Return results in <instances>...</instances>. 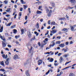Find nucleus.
Instances as JSON below:
<instances>
[{
    "instance_id": "nucleus-1",
    "label": "nucleus",
    "mask_w": 76,
    "mask_h": 76,
    "mask_svg": "<svg viewBox=\"0 0 76 76\" xmlns=\"http://www.w3.org/2000/svg\"><path fill=\"white\" fill-rule=\"evenodd\" d=\"M9 59H10V58H8L6 59V61L5 62L6 65H9Z\"/></svg>"
},
{
    "instance_id": "nucleus-2",
    "label": "nucleus",
    "mask_w": 76,
    "mask_h": 76,
    "mask_svg": "<svg viewBox=\"0 0 76 76\" xmlns=\"http://www.w3.org/2000/svg\"><path fill=\"white\" fill-rule=\"evenodd\" d=\"M38 65L39 66V65H41L42 63V60H39L38 61Z\"/></svg>"
},
{
    "instance_id": "nucleus-3",
    "label": "nucleus",
    "mask_w": 76,
    "mask_h": 76,
    "mask_svg": "<svg viewBox=\"0 0 76 76\" xmlns=\"http://www.w3.org/2000/svg\"><path fill=\"white\" fill-rule=\"evenodd\" d=\"M48 60V61H49L50 62H53V61H54V59L51 58H50V57H48L47 59Z\"/></svg>"
},
{
    "instance_id": "nucleus-4",
    "label": "nucleus",
    "mask_w": 76,
    "mask_h": 76,
    "mask_svg": "<svg viewBox=\"0 0 76 76\" xmlns=\"http://www.w3.org/2000/svg\"><path fill=\"white\" fill-rule=\"evenodd\" d=\"M56 32H57V30L56 29H53L52 31H50V33L52 34H55Z\"/></svg>"
},
{
    "instance_id": "nucleus-5",
    "label": "nucleus",
    "mask_w": 76,
    "mask_h": 76,
    "mask_svg": "<svg viewBox=\"0 0 76 76\" xmlns=\"http://www.w3.org/2000/svg\"><path fill=\"white\" fill-rule=\"evenodd\" d=\"M12 22H10L8 24H7V23H5V25H6V26H10V25L12 24Z\"/></svg>"
},
{
    "instance_id": "nucleus-6",
    "label": "nucleus",
    "mask_w": 76,
    "mask_h": 76,
    "mask_svg": "<svg viewBox=\"0 0 76 76\" xmlns=\"http://www.w3.org/2000/svg\"><path fill=\"white\" fill-rule=\"evenodd\" d=\"M26 75L27 76H30L29 73V71L27 70L26 72Z\"/></svg>"
},
{
    "instance_id": "nucleus-7",
    "label": "nucleus",
    "mask_w": 76,
    "mask_h": 76,
    "mask_svg": "<svg viewBox=\"0 0 76 76\" xmlns=\"http://www.w3.org/2000/svg\"><path fill=\"white\" fill-rule=\"evenodd\" d=\"M2 57H3V58L6 59V58H7V55H6V56H5V54H3L2 55Z\"/></svg>"
},
{
    "instance_id": "nucleus-8",
    "label": "nucleus",
    "mask_w": 76,
    "mask_h": 76,
    "mask_svg": "<svg viewBox=\"0 0 76 76\" xmlns=\"http://www.w3.org/2000/svg\"><path fill=\"white\" fill-rule=\"evenodd\" d=\"M31 32L30 31L28 32V35L29 38H31Z\"/></svg>"
},
{
    "instance_id": "nucleus-9",
    "label": "nucleus",
    "mask_w": 76,
    "mask_h": 76,
    "mask_svg": "<svg viewBox=\"0 0 76 76\" xmlns=\"http://www.w3.org/2000/svg\"><path fill=\"white\" fill-rule=\"evenodd\" d=\"M66 31V32H68V29L67 28H64L62 29V31Z\"/></svg>"
},
{
    "instance_id": "nucleus-10",
    "label": "nucleus",
    "mask_w": 76,
    "mask_h": 76,
    "mask_svg": "<svg viewBox=\"0 0 76 76\" xmlns=\"http://www.w3.org/2000/svg\"><path fill=\"white\" fill-rule=\"evenodd\" d=\"M50 4H51V5H52V7H55V4L54 3V2L53 1L51 2Z\"/></svg>"
},
{
    "instance_id": "nucleus-11",
    "label": "nucleus",
    "mask_w": 76,
    "mask_h": 76,
    "mask_svg": "<svg viewBox=\"0 0 76 76\" xmlns=\"http://www.w3.org/2000/svg\"><path fill=\"white\" fill-rule=\"evenodd\" d=\"M53 42L52 45L51 44H50V45L49 46V48H51V46L52 47H54V46L55 45V42Z\"/></svg>"
},
{
    "instance_id": "nucleus-12",
    "label": "nucleus",
    "mask_w": 76,
    "mask_h": 76,
    "mask_svg": "<svg viewBox=\"0 0 76 76\" xmlns=\"http://www.w3.org/2000/svg\"><path fill=\"white\" fill-rule=\"evenodd\" d=\"M69 1L72 3H76V1L75 0H70Z\"/></svg>"
},
{
    "instance_id": "nucleus-13",
    "label": "nucleus",
    "mask_w": 76,
    "mask_h": 76,
    "mask_svg": "<svg viewBox=\"0 0 76 76\" xmlns=\"http://www.w3.org/2000/svg\"><path fill=\"white\" fill-rule=\"evenodd\" d=\"M18 56L17 55H16L14 56L13 57L14 59H15V60H16V59H18Z\"/></svg>"
},
{
    "instance_id": "nucleus-14",
    "label": "nucleus",
    "mask_w": 76,
    "mask_h": 76,
    "mask_svg": "<svg viewBox=\"0 0 76 76\" xmlns=\"http://www.w3.org/2000/svg\"><path fill=\"white\" fill-rule=\"evenodd\" d=\"M2 44L3 47H5L6 46V43H4V42H2Z\"/></svg>"
},
{
    "instance_id": "nucleus-15",
    "label": "nucleus",
    "mask_w": 76,
    "mask_h": 76,
    "mask_svg": "<svg viewBox=\"0 0 76 76\" xmlns=\"http://www.w3.org/2000/svg\"><path fill=\"white\" fill-rule=\"evenodd\" d=\"M63 60H64V59H63V57H60V59H59L60 63H61V62H62V61H63Z\"/></svg>"
},
{
    "instance_id": "nucleus-16",
    "label": "nucleus",
    "mask_w": 76,
    "mask_h": 76,
    "mask_svg": "<svg viewBox=\"0 0 76 76\" xmlns=\"http://www.w3.org/2000/svg\"><path fill=\"white\" fill-rule=\"evenodd\" d=\"M71 29L72 31H75V28H74V27H73V26H71Z\"/></svg>"
},
{
    "instance_id": "nucleus-17",
    "label": "nucleus",
    "mask_w": 76,
    "mask_h": 76,
    "mask_svg": "<svg viewBox=\"0 0 76 76\" xmlns=\"http://www.w3.org/2000/svg\"><path fill=\"white\" fill-rule=\"evenodd\" d=\"M27 48H28L29 49V52L30 53H31V51L32 50V49H33V48L32 47H31V49H29V47H28Z\"/></svg>"
},
{
    "instance_id": "nucleus-18",
    "label": "nucleus",
    "mask_w": 76,
    "mask_h": 76,
    "mask_svg": "<svg viewBox=\"0 0 76 76\" xmlns=\"http://www.w3.org/2000/svg\"><path fill=\"white\" fill-rule=\"evenodd\" d=\"M36 13H37V14H41V13H42V12L37 10V11Z\"/></svg>"
},
{
    "instance_id": "nucleus-19",
    "label": "nucleus",
    "mask_w": 76,
    "mask_h": 76,
    "mask_svg": "<svg viewBox=\"0 0 76 76\" xmlns=\"http://www.w3.org/2000/svg\"><path fill=\"white\" fill-rule=\"evenodd\" d=\"M69 76H76L73 73H71L69 74Z\"/></svg>"
},
{
    "instance_id": "nucleus-20",
    "label": "nucleus",
    "mask_w": 76,
    "mask_h": 76,
    "mask_svg": "<svg viewBox=\"0 0 76 76\" xmlns=\"http://www.w3.org/2000/svg\"><path fill=\"white\" fill-rule=\"evenodd\" d=\"M36 28H39V23H37L36 24Z\"/></svg>"
},
{
    "instance_id": "nucleus-21",
    "label": "nucleus",
    "mask_w": 76,
    "mask_h": 76,
    "mask_svg": "<svg viewBox=\"0 0 76 76\" xmlns=\"http://www.w3.org/2000/svg\"><path fill=\"white\" fill-rule=\"evenodd\" d=\"M21 34L23 35L24 33V29L23 28H22L21 30Z\"/></svg>"
},
{
    "instance_id": "nucleus-22",
    "label": "nucleus",
    "mask_w": 76,
    "mask_h": 76,
    "mask_svg": "<svg viewBox=\"0 0 76 76\" xmlns=\"http://www.w3.org/2000/svg\"><path fill=\"white\" fill-rule=\"evenodd\" d=\"M59 47H62V48H63V47H64V44H61L60 45Z\"/></svg>"
},
{
    "instance_id": "nucleus-23",
    "label": "nucleus",
    "mask_w": 76,
    "mask_h": 76,
    "mask_svg": "<svg viewBox=\"0 0 76 76\" xmlns=\"http://www.w3.org/2000/svg\"><path fill=\"white\" fill-rule=\"evenodd\" d=\"M3 27L2 26L0 29V32H3Z\"/></svg>"
},
{
    "instance_id": "nucleus-24",
    "label": "nucleus",
    "mask_w": 76,
    "mask_h": 76,
    "mask_svg": "<svg viewBox=\"0 0 76 76\" xmlns=\"http://www.w3.org/2000/svg\"><path fill=\"white\" fill-rule=\"evenodd\" d=\"M74 8V7H70L69 6L67 7L66 10H68V9H73Z\"/></svg>"
},
{
    "instance_id": "nucleus-25",
    "label": "nucleus",
    "mask_w": 76,
    "mask_h": 76,
    "mask_svg": "<svg viewBox=\"0 0 76 76\" xmlns=\"http://www.w3.org/2000/svg\"><path fill=\"white\" fill-rule=\"evenodd\" d=\"M1 64L2 66L4 67V62L3 61H2V62H1Z\"/></svg>"
},
{
    "instance_id": "nucleus-26",
    "label": "nucleus",
    "mask_w": 76,
    "mask_h": 76,
    "mask_svg": "<svg viewBox=\"0 0 76 76\" xmlns=\"http://www.w3.org/2000/svg\"><path fill=\"white\" fill-rule=\"evenodd\" d=\"M55 24H56V22H55V21H53L51 22V25H55Z\"/></svg>"
},
{
    "instance_id": "nucleus-27",
    "label": "nucleus",
    "mask_w": 76,
    "mask_h": 76,
    "mask_svg": "<svg viewBox=\"0 0 76 76\" xmlns=\"http://www.w3.org/2000/svg\"><path fill=\"white\" fill-rule=\"evenodd\" d=\"M1 39L3 40L4 41H6V39L3 38V36H1Z\"/></svg>"
},
{
    "instance_id": "nucleus-28",
    "label": "nucleus",
    "mask_w": 76,
    "mask_h": 76,
    "mask_svg": "<svg viewBox=\"0 0 76 76\" xmlns=\"http://www.w3.org/2000/svg\"><path fill=\"white\" fill-rule=\"evenodd\" d=\"M20 1V2H21L22 4H25V3H26V2H25V1H23V0H21Z\"/></svg>"
},
{
    "instance_id": "nucleus-29",
    "label": "nucleus",
    "mask_w": 76,
    "mask_h": 76,
    "mask_svg": "<svg viewBox=\"0 0 76 76\" xmlns=\"http://www.w3.org/2000/svg\"><path fill=\"white\" fill-rule=\"evenodd\" d=\"M34 34H36V36L37 37V36H38V35H39V33H37V31H35L34 32Z\"/></svg>"
},
{
    "instance_id": "nucleus-30",
    "label": "nucleus",
    "mask_w": 76,
    "mask_h": 76,
    "mask_svg": "<svg viewBox=\"0 0 76 76\" xmlns=\"http://www.w3.org/2000/svg\"><path fill=\"white\" fill-rule=\"evenodd\" d=\"M69 53H67L66 54H65L64 55V57H65L66 58V57H67V56H69Z\"/></svg>"
},
{
    "instance_id": "nucleus-31",
    "label": "nucleus",
    "mask_w": 76,
    "mask_h": 76,
    "mask_svg": "<svg viewBox=\"0 0 76 76\" xmlns=\"http://www.w3.org/2000/svg\"><path fill=\"white\" fill-rule=\"evenodd\" d=\"M4 3H5V4H7L8 3V1H4Z\"/></svg>"
},
{
    "instance_id": "nucleus-32",
    "label": "nucleus",
    "mask_w": 76,
    "mask_h": 76,
    "mask_svg": "<svg viewBox=\"0 0 76 76\" xmlns=\"http://www.w3.org/2000/svg\"><path fill=\"white\" fill-rule=\"evenodd\" d=\"M0 71H1V72H6V70H4V69H0Z\"/></svg>"
},
{
    "instance_id": "nucleus-33",
    "label": "nucleus",
    "mask_w": 76,
    "mask_h": 76,
    "mask_svg": "<svg viewBox=\"0 0 76 76\" xmlns=\"http://www.w3.org/2000/svg\"><path fill=\"white\" fill-rule=\"evenodd\" d=\"M14 34H16L17 32V30L15 29L13 30Z\"/></svg>"
},
{
    "instance_id": "nucleus-34",
    "label": "nucleus",
    "mask_w": 76,
    "mask_h": 76,
    "mask_svg": "<svg viewBox=\"0 0 76 76\" xmlns=\"http://www.w3.org/2000/svg\"><path fill=\"white\" fill-rule=\"evenodd\" d=\"M15 26H16V25H14L13 26H11V29H13L14 28H15Z\"/></svg>"
},
{
    "instance_id": "nucleus-35",
    "label": "nucleus",
    "mask_w": 76,
    "mask_h": 76,
    "mask_svg": "<svg viewBox=\"0 0 76 76\" xmlns=\"http://www.w3.org/2000/svg\"><path fill=\"white\" fill-rule=\"evenodd\" d=\"M10 8H8L7 9V10H6V12H10Z\"/></svg>"
},
{
    "instance_id": "nucleus-36",
    "label": "nucleus",
    "mask_w": 76,
    "mask_h": 76,
    "mask_svg": "<svg viewBox=\"0 0 76 76\" xmlns=\"http://www.w3.org/2000/svg\"><path fill=\"white\" fill-rule=\"evenodd\" d=\"M62 20H64V21H65V20H66V18H65V17H63L62 18Z\"/></svg>"
},
{
    "instance_id": "nucleus-37",
    "label": "nucleus",
    "mask_w": 76,
    "mask_h": 76,
    "mask_svg": "<svg viewBox=\"0 0 76 76\" xmlns=\"http://www.w3.org/2000/svg\"><path fill=\"white\" fill-rule=\"evenodd\" d=\"M60 41H58L56 42V44H60Z\"/></svg>"
},
{
    "instance_id": "nucleus-38",
    "label": "nucleus",
    "mask_w": 76,
    "mask_h": 76,
    "mask_svg": "<svg viewBox=\"0 0 76 76\" xmlns=\"http://www.w3.org/2000/svg\"><path fill=\"white\" fill-rule=\"evenodd\" d=\"M46 10L48 13L49 12V10H48L47 7H46Z\"/></svg>"
},
{
    "instance_id": "nucleus-39",
    "label": "nucleus",
    "mask_w": 76,
    "mask_h": 76,
    "mask_svg": "<svg viewBox=\"0 0 76 76\" xmlns=\"http://www.w3.org/2000/svg\"><path fill=\"white\" fill-rule=\"evenodd\" d=\"M70 62H71V61H70L69 62H66V63L65 64V65H67V64H69V63H70Z\"/></svg>"
},
{
    "instance_id": "nucleus-40",
    "label": "nucleus",
    "mask_w": 76,
    "mask_h": 76,
    "mask_svg": "<svg viewBox=\"0 0 76 76\" xmlns=\"http://www.w3.org/2000/svg\"><path fill=\"white\" fill-rule=\"evenodd\" d=\"M48 33H49V31H47V33L45 34V36H46L47 35H48Z\"/></svg>"
},
{
    "instance_id": "nucleus-41",
    "label": "nucleus",
    "mask_w": 76,
    "mask_h": 76,
    "mask_svg": "<svg viewBox=\"0 0 76 76\" xmlns=\"http://www.w3.org/2000/svg\"><path fill=\"white\" fill-rule=\"evenodd\" d=\"M50 70H48V71L46 73L45 75H48V73H50Z\"/></svg>"
},
{
    "instance_id": "nucleus-42",
    "label": "nucleus",
    "mask_w": 76,
    "mask_h": 76,
    "mask_svg": "<svg viewBox=\"0 0 76 76\" xmlns=\"http://www.w3.org/2000/svg\"><path fill=\"white\" fill-rule=\"evenodd\" d=\"M58 64H58V63H55L54 64V65L55 66H58Z\"/></svg>"
},
{
    "instance_id": "nucleus-43",
    "label": "nucleus",
    "mask_w": 76,
    "mask_h": 76,
    "mask_svg": "<svg viewBox=\"0 0 76 76\" xmlns=\"http://www.w3.org/2000/svg\"><path fill=\"white\" fill-rule=\"evenodd\" d=\"M23 7H24V9L25 10L26 9V8H27V6H26V5H24Z\"/></svg>"
},
{
    "instance_id": "nucleus-44",
    "label": "nucleus",
    "mask_w": 76,
    "mask_h": 76,
    "mask_svg": "<svg viewBox=\"0 0 76 76\" xmlns=\"http://www.w3.org/2000/svg\"><path fill=\"white\" fill-rule=\"evenodd\" d=\"M48 16L49 17H50L51 16V13L50 12H49L48 15Z\"/></svg>"
},
{
    "instance_id": "nucleus-45",
    "label": "nucleus",
    "mask_w": 76,
    "mask_h": 76,
    "mask_svg": "<svg viewBox=\"0 0 76 76\" xmlns=\"http://www.w3.org/2000/svg\"><path fill=\"white\" fill-rule=\"evenodd\" d=\"M28 11L29 13H31V9H30V8H28Z\"/></svg>"
},
{
    "instance_id": "nucleus-46",
    "label": "nucleus",
    "mask_w": 76,
    "mask_h": 76,
    "mask_svg": "<svg viewBox=\"0 0 76 76\" xmlns=\"http://www.w3.org/2000/svg\"><path fill=\"white\" fill-rule=\"evenodd\" d=\"M26 45L27 46V47H28V46H30V44L28 43Z\"/></svg>"
},
{
    "instance_id": "nucleus-47",
    "label": "nucleus",
    "mask_w": 76,
    "mask_h": 76,
    "mask_svg": "<svg viewBox=\"0 0 76 76\" xmlns=\"http://www.w3.org/2000/svg\"><path fill=\"white\" fill-rule=\"evenodd\" d=\"M7 46L9 48H11L12 47V46L10 45H8Z\"/></svg>"
},
{
    "instance_id": "nucleus-48",
    "label": "nucleus",
    "mask_w": 76,
    "mask_h": 76,
    "mask_svg": "<svg viewBox=\"0 0 76 76\" xmlns=\"http://www.w3.org/2000/svg\"><path fill=\"white\" fill-rule=\"evenodd\" d=\"M23 10V8L22 7L20 8V12H22Z\"/></svg>"
},
{
    "instance_id": "nucleus-49",
    "label": "nucleus",
    "mask_w": 76,
    "mask_h": 76,
    "mask_svg": "<svg viewBox=\"0 0 76 76\" xmlns=\"http://www.w3.org/2000/svg\"><path fill=\"white\" fill-rule=\"evenodd\" d=\"M57 38L58 39H60V38H61V37L59 36V37H57Z\"/></svg>"
},
{
    "instance_id": "nucleus-50",
    "label": "nucleus",
    "mask_w": 76,
    "mask_h": 76,
    "mask_svg": "<svg viewBox=\"0 0 76 76\" xmlns=\"http://www.w3.org/2000/svg\"><path fill=\"white\" fill-rule=\"evenodd\" d=\"M45 40L46 41V42H48V38H46L45 39Z\"/></svg>"
},
{
    "instance_id": "nucleus-51",
    "label": "nucleus",
    "mask_w": 76,
    "mask_h": 76,
    "mask_svg": "<svg viewBox=\"0 0 76 76\" xmlns=\"http://www.w3.org/2000/svg\"><path fill=\"white\" fill-rule=\"evenodd\" d=\"M16 16H17V14H16L15 15V16L14 17V19H16Z\"/></svg>"
},
{
    "instance_id": "nucleus-52",
    "label": "nucleus",
    "mask_w": 76,
    "mask_h": 76,
    "mask_svg": "<svg viewBox=\"0 0 76 76\" xmlns=\"http://www.w3.org/2000/svg\"><path fill=\"white\" fill-rule=\"evenodd\" d=\"M28 19V16H26L25 17V20H27Z\"/></svg>"
},
{
    "instance_id": "nucleus-53",
    "label": "nucleus",
    "mask_w": 76,
    "mask_h": 76,
    "mask_svg": "<svg viewBox=\"0 0 76 76\" xmlns=\"http://www.w3.org/2000/svg\"><path fill=\"white\" fill-rule=\"evenodd\" d=\"M70 44H73V42L72 41H71L69 42Z\"/></svg>"
},
{
    "instance_id": "nucleus-54",
    "label": "nucleus",
    "mask_w": 76,
    "mask_h": 76,
    "mask_svg": "<svg viewBox=\"0 0 76 76\" xmlns=\"http://www.w3.org/2000/svg\"><path fill=\"white\" fill-rule=\"evenodd\" d=\"M62 53H59L58 54V56H60L61 55V54Z\"/></svg>"
},
{
    "instance_id": "nucleus-55",
    "label": "nucleus",
    "mask_w": 76,
    "mask_h": 76,
    "mask_svg": "<svg viewBox=\"0 0 76 76\" xmlns=\"http://www.w3.org/2000/svg\"><path fill=\"white\" fill-rule=\"evenodd\" d=\"M6 16L7 17H10V15H6Z\"/></svg>"
},
{
    "instance_id": "nucleus-56",
    "label": "nucleus",
    "mask_w": 76,
    "mask_h": 76,
    "mask_svg": "<svg viewBox=\"0 0 76 76\" xmlns=\"http://www.w3.org/2000/svg\"><path fill=\"white\" fill-rule=\"evenodd\" d=\"M22 16V12H20L19 13V16Z\"/></svg>"
},
{
    "instance_id": "nucleus-57",
    "label": "nucleus",
    "mask_w": 76,
    "mask_h": 76,
    "mask_svg": "<svg viewBox=\"0 0 76 76\" xmlns=\"http://www.w3.org/2000/svg\"><path fill=\"white\" fill-rule=\"evenodd\" d=\"M51 64H50L49 65H48V67H51Z\"/></svg>"
},
{
    "instance_id": "nucleus-58",
    "label": "nucleus",
    "mask_w": 76,
    "mask_h": 76,
    "mask_svg": "<svg viewBox=\"0 0 76 76\" xmlns=\"http://www.w3.org/2000/svg\"><path fill=\"white\" fill-rule=\"evenodd\" d=\"M58 20H62V18H59Z\"/></svg>"
},
{
    "instance_id": "nucleus-59",
    "label": "nucleus",
    "mask_w": 76,
    "mask_h": 76,
    "mask_svg": "<svg viewBox=\"0 0 76 76\" xmlns=\"http://www.w3.org/2000/svg\"><path fill=\"white\" fill-rule=\"evenodd\" d=\"M43 19L42 18L40 20V22H43Z\"/></svg>"
},
{
    "instance_id": "nucleus-60",
    "label": "nucleus",
    "mask_w": 76,
    "mask_h": 76,
    "mask_svg": "<svg viewBox=\"0 0 76 76\" xmlns=\"http://www.w3.org/2000/svg\"><path fill=\"white\" fill-rule=\"evenodd\" d=\"M35 39V37L34 36V37L32 38V40H34Z\"/></svg>"
},
{
    "instance_id": "nucleus-61",
    "label": "nucleus",
    "mask_w": 76,
    "mask_h": 76,
    "mask_svg": "<svg viewBox=\"0 0 76 76\" xmlns=\"http://www.w3.org/2000/svg\"><path fill=\"white\" fill-rule=\"evenodd\" d=\"M63 74V72L61 71L60 72V74H59V75L60 76V75H61Z\"/></svg>"
},
{
    "instance_id": "nucleus-62",
    "label": "nucleus",
    "mask_w": 76,
    "mask_h": 76,
    "mask_svg": "<svg viewBox=\"0 0 76 76\" xmlns=\"http://www.w3.org/2000/svg\"><path fill=\"white\" fill-rule=\"evenodd\" d=\"M50 23H51V22H50V20H49L48 21V23L49 25H50Z\"/></svg>"
},
{
    "instance_id": "nucleus-63",
    "label": "nucleus",
    "mask_w": 76,
    "mask_h": 76,
    "mask_svg": "<svg viewBox=\"0 0 76 76\" xmlns=\"http://www.w3.org/2000/svg\"><path fill=\"white\" fill-rule=\"evenodd\" d=\"M41 8H42V6H39L38 9H39V10H40V9H41Z\"/></svg>"
},
{
    "instance_id": "nucleus-64",
    "label": "nucleus",
    "mask_w": 76,
    "mask_h": 76,
    "mask_svg": "<svg viewBox=\"0 0 76 76\" xmlns=\"http://www.w3.org/2000/svg\"><path fill=\"white\" fill-rule=\"evenodd\" d=\"M3 15H5L6 14H7V12H4L3 13Z\"/></svg>"
}]
</instances>
